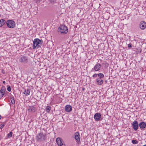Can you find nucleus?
Returning <instances> with one entry per match:
<instances>
[{"instance_id":"obj_1","label":"nucleus","mask_w":146,"mask_h":146,"mask_svg":"<svg viewBox=\"0 0 146 146\" xmlns=\"http://www.w3.org/2000/svg\"><path fill=\"white\" fill-rule=\"evenodd\" d=\"M43 43L42 40H40L39 38L35 39L33 41V48H40Z\"/></svg>"},{"instance_id":"obj_2","label":"nucleus","mask_w":146,"mask_h":146,"mask_svg":"<svg viewBox=\"0 0 146 146\" xmlns=\"http://www.w3.org/2000/svg\"><path fill=\"white\" fill-rule=\"evenodd\" d=\"M68 29L67 27L65 25H61L58 28V32L63 35H65L67 33Z\"/></svg>"},{"instance_id":"obj_3","label":"nucleus","mask_w":146,"mask_h":146,"mask_svg":"<svg viewBox=\"0 0 146 146\" xmlns=\"http://www.w3.org/2000/svg\"><path fill=\"white\" fill-rule=\"evenodd\" d=\"M46 139V135L42 132L38 133L36 137V140L37 141L41 142L45 141Z\"/></svg>"},{"instance_id":"obj_4","label":"nucleus","mask_w":146,"mask_h":146,"mask_svg":"<svg viewBox=\"0 0 146 146\" xmlns=\"http://www.w3.org/2000/svg\"><path fill=\"white\" fill-rule=\"evenodd\" d=\"M5 23L9 28H13L15 26V23L13 21L11 20H7L6 22Z\"/></svg>"},{"instance_id":"obj_5","label":"nucleus","mask_w":146,"mask_h":146,"mask_svg":"<svg viewBox=\"0 0 146 146\" xmlns=\"http://www.w3.org/2000/svg\"><path fill=\"white\" fill-rule=\"evenodd\" d=\"M19 61L21 63L25 64L28 62V58L27 56L23 55L19 57Z\"/></svg>"},{"instance_id":"obj_6","label":"nucleus","mask_w":146,"mask_h":146,"mask_svg":"<svg viewBox=\"0 0 146 146\" xmlns=\"http://www.w3.org/2000/svg\"><path fill=\"white\" fill-rule=\"evenodd\" d=\"M8 93L6 91L5 88L4 87H2L0 90V99H1L5 94H6V93Z\"/></svg>"},{"instance_id":"obj_7","label":"nucleus","mask_w":146,"mask_h":146,"mask_svg":"<svg viewBox=\"0 0 146 146\" xmlns=\"http://www.w3.org/2000/svg\"><path fill=\"white\" fill-rule=\"evenodd\" d=\"M102 67L101 64L98 63H97V64L94 66V68L92 69V71L94 70L96 71H98L100 70Z\"/></svg>"},{"instance_id":"obj_8","label":"nucleus","mask_w":146,"mask_h":146,"mask_svg":"<svg viewBox=\"0 0 146 146\" xmlns=\"http://www.w3.org/2000/svg\"><path fill=\"white\" fill-rule=\"evenodd\" d=\"M56 143L59 146H65V144L63 143V141L60 138L58 137L56 139Z\"/></svg>"},{"instance_id":"obj_9","label":"nucleus","mask_w":146,"mask_h":146,"mask_svg":"<svg viewBox=\"0 0 146 146\" xmlns=\"http://www.w3.org/2000/svg\"><path fill=\"white\" fill-rule=\"evenodd\" d=\"M132 125L133 129L135 131H137L139 128V124L137 121H134L132 124Z\"/></svg>"},{"instance_id":"obj_10","label":"nucleus","mask_w":146,"mask_h":146,"mask_svg":"<svg viewBox=\"0 0 146 146\" xmlns=\"http://www.w3.org/2000/svg\"><path fill=\"white\" fill-rule=\"evenodd\" d=\"M74 138L76 140L77 142L79 143L80 141V136L78 132H76L74 134Z\"/></svg>"},{"instance_id":"obj_11","label":"nucleus","mask_w":146,"mask_h":146,"mask_svg":"<svg viewBox=\"0 0 146 146\" xmlns=\"http://www.w3.org/2000/svg\"><path fill=\"white\" fill-rule=\"evenodd\" d=\"M101 117V114L99 113H96L94 115V118L96 121H99Z\"/></svg>"},{"instance_id":"obj_12","label":"nucleus","mask_w":146,"mask_h":146,"mask_svg":"<svg viewBox=\"0 0 146 146\" xmlns=\"http://www.w3.org/2000/svg\"><path fill=\"white\" fill-rule=\"evenodd\" d=\"M140 28L142 30L145 29L146 28V23L144 21H141L139 24Z\"/></svg>"},{"instance_id":"obj_13","label":"nucleus","mask_w":146,"mask_h":146,"mask_svg":"<svg viewBox=\"0 0 146 146\" xmlns=\"http://www.w3.org/2000/svg\"><path fill=\"white\" fill-rule=\"evenodd\" d=\"M65 110L66 112H70L72 111V107L70 105H66L65 107Z\"/></svg>"},{"instance_id":"obj_14","label":"nucleus","mask_w":146,"mask_h":146,"mask_svg":"<svg viewBox=\"0 0 146 146\" xmlns=\"http://www.w3.org/2000/svg\"><path fill=\"white\" fill-rule=\"evenodd\" d=\"M139 126L140 128L142 130V129L145 128L146 127V124L144 122H141L139 123Z\"/></svg>"},{"instance_id":"obj_15","label":"nucleus","mask_w":146,"mask_h":146,"mask_svg":"<svg viewBox=\"0 0 146 146\" xmlns=\"http://www.w3.org/2000/svg\"><path fill=\"white\" fill-rule=\"evenodd\" d=\"M36 110V108L33 106H29L28 108L29 111L31 112H34Z\"/></svg>"},{"instance_id":"obj_16","label":"nucleus","mask_w":146,"mask_h":146,"mask_svg":"<svg viewBox=\"0 0 146 146\" xmlns=\"http://www.w3.org/2000/svg\"><path fill=\"white\" fill-rule=\"evenodd\" d=\"M96 82L97 84L99 85H101L103 84V80L100 79H97Z\"/></svg>"},{"instance_id":"obj_17","label":"nucleus","mask_w":146,"mask_h":146,"mask_svg":"<svg viewBox=\"0 0 146 146\" xmlns=\"http://www.w3.org/2000/svg\"><path fill=\"white\" fill-rule=\"evenodd\" d=\"M30 92V90L29 89H25L24 91L23 94L27 96L29 95Z\"/></svg>"},{"instance_id":"obj_18","label":"nucleus","mask_w":146,"mask_h":146,"mask_svg":"<svg viewBox=\"0 0 146 146\" xmlns=\"http://www.w3.org/2000/svg\"><path fill=\"white\" fill-rule=\"evenodd\" d=\"M5 21L3 19L0 20V27L5 24Z\"/></svg>"},{"instance_id":"obj_19","label":"nucleus","mask_w":146,"mask_h":146,"mask_svg":"<svg viewBox=\"0 0 146 146\" xmlns=\"http://www.w3.org/2000/svg\"><path fill=\"white\" fill-rule=\"evenodd\" d=\"M51 107L50 106H47L46 108V111L48 113H49L51 110Z\"/></svg>"},{"instance_id":"obj_20","label":"nucleus","mask_w":146,"mask_h":146,"mask_svg":"<svg viewBox=\"0 0 146 146\" xmlns=\"http://www.w3.org/2000/svg\"><path fill=\"white\" fill-rule=\"evenodd\" d=\"M98 76L99 77V78H98V79H101L102 78H103L104 76L103 74L100 73L98 74Z\"/></svg>"},{"instance_id":"obj_21","label":"nucleus","mask_w":146,"mask_h":146,"mask_svg":"<svg viewBox=\"0 0 146 146\" xmlns=\"http://www.w3.org/2000/svg\"><path fill=\"white\" fill-rule=\"evenodd\" d=\"M10 98L11 101V103L12 104H15V101L14 97L13 96L10 97Z\"/></svg>"},{"instance_id":"obj_22","label":"nucleus","mask_w":146,"mask_h":146,"mask_svg":"<svg viewBox=\"0 0 146 146\" xmlns=\"http://www.w3.org/2000/svg\"><path fill=\"white\" fill-rule=\"evenodd\" d=\"M13 133L12 132H10L7 135V137L8 138H10L12 136Z\"/></svg>"},{"instance_id":"obj_23","label":"nucleus","mask_w":146,"mask_h":146,"mask_svg":"<svg viewBox=\"0 0 146 146\" xmlns=\"http://www.w3.org/2000/svg\"><path fill=\"white\" fill-rule=\"evenodd\" d=\"M56 0H49V1L52 4H53L56 3Z\"/></svg>"},{"instance_id":"obj_24","label":"nucleus","mask_w":146,"mask_h":146,"mask_svg":"<svg viewBox=\"0 0 146 146\" xmlns=\"http://www.w3.org/2000/svg\"><path fill=\"white\" fill-rule=\"evenodd\" d=\"M132 142L134 144H137L138 143V141L135 140H132Z\"/></svg>"},{"instance_id":"obj_25","label":"nucleus","mask_w":146,"mask_h":146,"mask_svg":"<svg viewBox=\"0 0 146 146\" xmlns=\"http://www.w3.org/2000/svg\"><path fill=\"white\" fill-rule=\"evenodd\" d=\"M5 125V123H4L3 124H1L0 125V128L1 129H2L4 126Z\"/></svg>"},{"instance_id":"obj_26","label":"nucleus","mask_w":146,"mask_h":146,"mask_svg":"<svg viewBox=\"0 0 146 146\" xmlns=\"http://www.w3.org/2000/svg\"><path fill=\"white\" fill-rule=\"evenodd\" d=\"M97 76H98V74H95L93 75L92 77L93 78H96Z\"/></svg>"},{"instance_id":"obj_27","label":"nucleus","mask_w":146,"mask_h":146,"mask_svg":"<svg viewBox=\"0 0 146 146\" xmlns=\"http://www.w3.org/2000/svg\"><path fill=\"white\" fill-rule=\"evenodd\" d=\"M7 90L9 92H10L11 91V88L10 86H8L7 88Z\"/></svg>"},{"instance_id":"obj_28","label":"nucleus","mask_w":146,"mask_h":146,"mask_svg":"<svg viewBox=\"0 0 146 146\" xmlns=\"http://www.w3.org/2000/svg\"><path fill=\"white\" fill-rule=\"evenodd\" d=\"M128 47L129 48H131L132 47L131 44H128Z\"/></svg>"},{"instance_id":"obj_29","label":"nucleus","mask_w":146,"mask_h":146,"mask_svg":"<svg viewBox=\"0 0 146 146\" xmlns=\"http://www.w3.org/2000/svg\"><path fill=\"white\" fill-rule=\"evenodd\" d=\"M3 83L4 84H5V81H3Z\"/></svg>"},{"instance_id":"obj_30","label":"nucleus","mask_w":146,"mask_h":146,"mask_svg":"<svg viewBox=\"0 0 146 146\" xmlns=\"http://www.w3.org/2000/svg\"><path fill=\"white\" fill-rule=\"evenodd\" d=\"M1 115H0V119H1Z\"/></svg>"},{"instance_id":"obj_31","label":"nucleus","mask_w":146,"mask_h":146,"mask_svg":"<svg viewBox=\"0 0 146 146\" xmlns=\"http://www.w3.org/2000/svg\"><path fill=\"white\" fill-rule=\"evenodd\" d=\"M143 146H146V144L143 145Z\"/></svg>"},{"instance_id":"obj_32","label":"nucleus","mask_w":146,"mask_h":146,"mask_svg":"<svg viewBox=\"0 0 146 146\" xmlns=\"http://www.w3.org/2000/svg\"><path fill=\"white\" fill-rule=\"evenodd\" d=\"M84 89V88H83V89H82V90H83Z\"/></svg>"}]
</instances>
